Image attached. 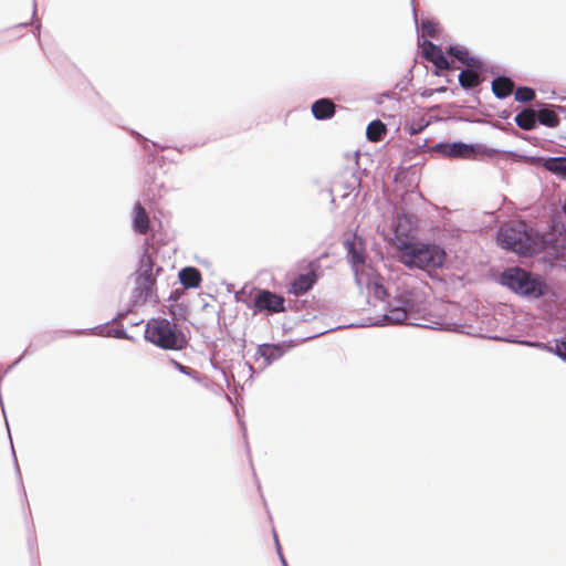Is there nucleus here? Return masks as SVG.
Returning <instances> with one entry per match:
<instances>
[{"instance_id":"nucleus-1","label":"nucleus","mask_w":566,"mask_h":566,"mask_svg":"<svg viewBox=\"0 0 566 566\" xmlns=\"http://www.w3.org/2000/svg\"><path fill=\"white\" fill-rule=\"evenodd\" d=\"M420 48L424 60L433 64L434 71H455L452 63H458L460 71H505L495 61L475 56L464 46L451 44L442 51L440 45L424 39Z\"/></svg>"},{"instance_id":"nucleus-2","label":"nucleus","mask_w":566,"mask_h":566,"mask_svg":"<svg viewBox=\"0 0 566 566\" xmlns=\"http://www.w3.org/2000/svg\"><path fill=\"white\" fill-rule=\"evenodd\" d=\"M552 239L531 227L525 220L512 221L496 231V243L518 256H535L544 251Z\"/></svg>"},{"instance_id":"nucleus-3","label":"nucleus","mask_w":566,"mask_h":566,"mask_svg":"<svg viewBox=\"0 0 566 566\" xmlns=\"http://www.w3.org/2000/svg\"><path fill=\"white\" fill-rule=\"evenodd\" d=\"M397 248L401 263L410 270L434 271L442 269L447 262V251L442 245L412 235L400 239Z\"/></svg>"},{"instance_id":"nucleus-4","label":"nucleus","mask_w":566,"mask_h":566,"mask_svg":"<svg viewBox=\"0 0 566 566\" xmlns=\"http://www.w3.org/2000/svg\"><path fill=\"white\" fill-rule=\"evenodd\" d=\"M497 283L527 301L556 295L544 276L517 265L505 268L501 272Z\"/></svg>"},{"instance_id":"nucleus-5","label":"nucleus","mask_w":566,"mask_h":566,"mask_svg":"<svg viewBox=\"0 0 566 566\" xmlns=\"http://www.w3.org/2000/svg\"><path fill=\"white\" fill-rule=\"evenodd\" d=\"M432 154L440 158L451 160H475L479 158H507L509 156H517L514 150H500L488 147L481 143H465L462 140H440L430 148Z\"/></svg>"},{"instance_id":"nucleus-6","label":"nucleus","mask_w":566,"mask_h":566,"mask_svg":"<svg viewBox=\"0 0 566 566\" xmlns=\"http://www.w3.org/2000/svg\"><path fill=\"white\" fill-rule=\"evenodd\" d=\"M144 338L164 350H182L189 345V338L184 331L165 317L150 318L146 324Z\"/></svg>"},{"instance_id":"nucleus-7","label":"nucleus","mask_w":566,"mask_h":566,"mask_svg":"<svg viewBox=\"0 0 566 566\" xmlns=\"http://www.w3.org/2000/svg\"><path fill=\"white\" fill-rule=\"evenodd\" d=\"M245 306L253 311V315L261 313L275 314L285 312L284 296L268 289H256L253 298Z\"/></svg>"},{"instance_id":"nucleus-8","label":"nucleus","mask_w":566,"mask_h":566,"mask_svg":"<svg viewBox=\"0 0 566 566\" xmlns=\"http://www.w3.org/2000/svg\"><path fill=\"white\" fill-rule=\"evenodd\" d=\"M322 265L319 258L311 260L306 266L305 273L297 274L291 283L290 293L301 296L311 291L319 279Z\"/></svg>"},{"instance_id":"nucleus-9","label":"nucleus","mask_w":566,"mask_h":566,"mask_svg":"<svg viewBox=\"0 0 566 566\" xmlns=\"http://www.w3.org/2000/svg\"><path fill=\"white\" fill-rule=\"evenodd\" d=\"M291 348V340L280 343H262L256 346L254 360L263 359L262 369L269 367L274 361L282 358Z\"/></svg>"},{"instance_id":"nucleus-10","label":"nucleus","mask_w":566,"mask_h":566,"mask_svg":"<svg viewBox=\"0 0 566 566\" xmlns=\"http://www.w3.org/2000/svg\"><path fill=\"white\" fill-rule=\"evenodd\" d=\"M343 245L346 250L347 261L352 268L356 269L366 261V250L364 240L356 232L349 233L344 237Z\"/></svg>"},{"instance_id":"nucleus-11","label":"nucleus","mask_w":566,"mask_h":566,"mask_svg":"<svg viewBox=\"0 0 566 566\" xmlns=\"http://www.w3.org/2000/svg\"><path fill=\"white\" fill-rule=\"evenodd\" d=\"M66 331H56L44 333L43 335L36 336L31 340V343L24 349V352L10 366H8V368L3 373V376L11 369H13L15 366H18L27 355L34 353L35 350H38L42 346L48 345L57 337L66 336Z\"/></svg>"},{"instance_id":"nucleus-12","label":"nucleus","mask_w":566,"mask_h":566,"mask_svg":"<svg viewBox=\"0 0 566 566\" xmlns=\"http://www.w3.org/2000/svg\"><path fill=\"white\" fill-rule=\"evenodd\" d=\"M66 331H56L44 333L43 335L36 336L31 340V343L24 349V352L10 366H8V368L3 373V376L11 369H13L15 366H18L27 355L34 353L35 350H38L42 346L48 345L57 337L66 336Z\"/></svg>"},{"instance_id":"nucleus-13","label":"nucleus","mask_w":566,"mask_h":566,"mask_svg":"<svg viewBox=\"0 0 566 566\" xmlns=\"http://www.w3.org/2000/svg\"><path fill=\"white\" fill-rule=\"evenodd\" d=\"M557 105L548 104V103H537L536 104V122L537 125H543L545 127L554 128L557 127L560 123V118L557 112Z\"/></svg>"},{"instance_id":"nucleus-14","label":"nucleus","mask_w":566,"mask_h":566,"mask_svg":"<svg viewBox=\"0 0 566 566\" xmlns=\"http://www.w3.org/2000/svg\"><path fill=\"white\" fill-rule=\"evenodd\" d=\"M514 343L522 344L528 347L538 348L548 353H552L556 355L558 358L563 360L564 355L566 352H564V348L566 347V332L565 335L560 338L554 339V345H551V343H543L538 340H528V339H513Z\"/></svg>"},{"instance_id":"nucleus-15","label":"nucleus","mask_w":566,"mask_h":566,"mask_svg":"<svg viewBox=\"0 0 566 566\" xmlns=\"http://www.w3.org/2000/svg\"><path fill=\"white\" fill-rule=\"evenodd\" d=\"M532 161H538L547 171L553 175L566 179V156H538L528 157Z\"/></svg>"},{"instance_id":"nucleus-16","label":"nucleus","mask_w":566,"mask_h":566,"mask_svg":"<svg viewBox=\"0 0 566 566\" xmlns=\"http://www.w3.org/2000/svg\"><path fill=\"white\" fill-rule=\"evenodd\" d=\"M154 266H155V260L148 252V242L146 241L144 243V251L138 261V274L137 275H143L145 273L147 279L149 281L154 282V284H156L157 276L164 271V269L161 266H156L155 273H154L153 272Z\"/></svg>"},{"instance_id":"nucleus-17","label":"nucleus","mask_w":566,"mask_h":566,"mask_svg":"<svg viewBox=\"0 0 566 566\" xmlns=\"http://www.w3.org/2000/svg\"><path fill=\"white\" fill-rule=\"evenodd\" d=\"M311 112L316 120H328L336 113L335 103L328 97H321L311 105Z\"/></svg>"},{"instance_id":"nucleus-18","label":"nucleus","mask_w":566,"mask_h":566,"mask_svg":"<svg viewBox=\"0 0 566 566\" xmlns=\"http://www.w3.org/2000/svg\"><path fill=\"white\" fill-rule=\"evenodd\" d=\"M494 75L492 80V92L499 99H505L511 96L513 91L512 77L509 73H491Z\"/></svg>"},{"instance_id":"nucleus-19","label":"nucleus","mask_w":566,"mask_h":566,"mask_svg":"<svg viewBox=\"0 0 566 566\" xmlns=\"http://www.w3.org/2000/svg\"><path fill=\"white\" fill-rule=\"evenodd\" d=\"M178 280L184 290L198 289L202 282V275L196 266H185L178 273Z\"/></svg>"},{"instance_id":"nucleus-20","label":"nucleus","mask_w":566,"mask_h":566,"mask_svg":"<svg viewBox=\"0 0 566 566\" xmlns=\"http://www.w3.org/2000/svg\"><path fill=\"white\" fill-rule=\"evenodd\" d=\"M536 106L534 108L524 107L516 113L514 117V123L516 124L517 127H520L523 130H533L538 126L536 122Z\"/></svg>"},{"instance_id":"nucleus-21","label":"nucleus","mask_w":566,"mask_h":566,"mask_svg":"<svg viewBox=\"0 0 566 566\" xmlns=\"http://www.w3.org/2000/svg\"><path fill=\"white\" fill-rule=\"evenodd\" d=\"M149 216L143 205L137 201L134 205L133 230L138 234H146L149 230Z\"/></svg>"},{"instance_id":"nucleus-22","label":"nucleus","mask_w":566,"mask_h":566,"mask_svg":"<svg viewBox=\"0 0 566 566\" xmlns=\"http://www.w3.org/2000/svg\"><path fill=\"white\" fill-rule=\"evenodd\" d=\"M154 286V282L149 281L145 273L143 275H137L135 287L132 291V297L140 301L142 303H146L147 300L151 297Z\"/></svg>"},{"instance_id":"nucleus-23","label":"nucleus","mask_w":566,"mask_h":566,"mask_svg":"<svg viewBox=\"0 0 566 566\" xmlns=\"http://www.w3.org/2000/svg\"><path fill=\"white\" fill-rule=\"evenodd\" d=\"M411 311L403 308L391 307L387 305L386 312L380 315L382 326H390L403 323Z\"/></svg>"},{"instance_id":"nucleus-24","label":"nucleus","mask_w":566,"mask_h":566,"mask_svg":"<svg viewBox=\"0 0 566 566\" xmlns=\"http://www.w3.org/2000/svg\"><path fill=\"white\" fill-rule=\"evenodd\" d=\"M485 73H458L459 84L463 91L470 93L478 88L484 81Z\"/></svg>"},{"instance_id":"nucleus-25","label":"nucleus","mask_w":566,"mask_h":566,"mask_svg":"<svg viewBox=\"0 0 566 566\" xmlns=\"http://www.w3.org/2000/svg\"><path fill=\"white\" fill-rule=\"evenodd\" d=\"M429 126V120L426 119V114H413L410 119H406L403 129L410 135L415 136L422 133Z\"/></svg>"},{"instance_id":"nucleus-26","label":"nucleus","mask_w":566,"mask_h":566,"mask_svg":"<svg viewBox=\"0 0 566 566\" xmlns=\"http://www.w3.org/2000/svg\"><path fill=\"white\" fill-rule=\"evenodd\" d=\"M417 222V219L413 214L402 211L398 217V224L395 229V237L400 240L408 234V231L411 230Z\"/></svg>"},{"instance_id":"nucleus-27","label":"nucleus","mask_w":566,"mask_h":566,"mask_svg":"<svg viewBox=\"0 0 566 566\" xmlns=\"http://www.w3.org/2000/svg\"><path fill=\"white\" fill-rule=\"evenodd\" d=\"M128 311H119L116 313V315L111 318L109 321L103 323V324H99L95 327H92V328H87V329H77V331H74V332H67L66 331V336L67 335H82L84 333H103L105 331V328L111 325V324H114V323H120L122 321H124L127 316H128Z\"/></svg>"},{"instance_id":"nucleus-28","label":"nucleus","mask_w":566,"mask_h":566,"mask_svg":"<svg viewBox=\"0 0 566 566\" xmlns=\"http://www.w3.org/2000/svg\"><path fill=\"white\" fill-rule=\"evenodd\" d=\"M387 133L386 125L378 118L373 119L366 127V137L369 142H381Z\"/></svg>"},{"instance_id":"nucleus-29","label":"nucleus","mask_w":566,"mask_h":566,"mask_svg":"<svg viewBox=\"0 0 566 566\" xmlns=\"http://www.w3.org/2000/svg\"><path fill=\"white\" fill-rule=\"evenodd\" d=\"M387 305L391 307L403 308L407 311H413L415 308V300L408 291H403L398 293L392 298H387Z\"/></svg>"},{"instance_id":"nucleus-30","label":"nucleus","mask_w":566,"mask_h":566,"mask_svg":"<svg viewBox=\"0 0 566 566\" xmlns=\"http://www.w3.org/2000/svg\"><path fill=\"white\" fill-rule=\"evenodd\" d=\"M168 361H169V364L176 370H178L180 374H182V375L193 379L196 382H202L203 381L205 377L201 376V374L198 370H196V369H193V368H191L189 366H186V365L181 364L180 361H178L175 358L169 357V356H168Z\"/></svg>"},{"instance_id":"nucleus-31","label":"nucleus","mask_w":566,"mask_h":566,"mask_svg":"<svg viewBox=\"0 0 566 566\" xmlns=\"http://www.w3.org/2000/svg\"><path fill=\"white\" fill-rule=\"evenodd\" d=\"M98 334L105 337H112L116 339H126L130 342L135 340V337L129 335L123 325H118L116 327L111 328L107 326L103 333Z\"/></svg>"},{"instance_id":"nucleus-32","label":"nucleus","mask_w":566,"mask_h":566,"mask_svg":"<svg viewBox=\"0 0 566 566\" xmlns=\"http://www.w3.org/2000/svg\"><path fill=\"white\" fill-rule=\"evenodd\" d=\"M428 111L430 113L442 112V114H429V115H426V119L429 120V125L432 124V123L444 122V120L450 119V118L458 119V120H463L462 117H451L447 112H443L442 111V105H433V106L429 107Z\"/></svg>"},{"instance_id":"nucleus-33","label":"nucleus","mask_w":566,"mask_h":566,"mask_svg":"<svg viewBox=\"0 0 566 566\" xmlns=\"http://www.w3.org/2000/svg\"><path fill=\"white\" fill-rule=\"evenodd\" d=\"M535 97V91L528 86H518L514 92V99L518 103H530Z\"/></svg>"},{"instance_id":"nucleus-34","label":"nucleus","mask_w":566,"mask_h":566,"mask_svg":"<svg viewBox=\"0 0 566 566\" xmlns=\"http://www.w3.org/2000/svg\"><path fill=\"white\" fill-rule=\"evenodd\" d=\"M167 311L171 318L169 321H180L186 319V314L188 312V305L186 303H177V304H170L167 306Z\"/></svg>"},{"instance_id":"nucleus-35","label":"nucleus","mask_w":566,"mask_h":566,"mask_svg":"<svg viewBox=\"0 0 566 566\" xmlns=\"http://www.w3.org/2000/svg\"><path fill=\"white\" fill-rule=\"evenodd\" d=\"M130 135L138 142L143 143V149L145 151L148 153V155L150 157H155L154 153L150 150V147L154 146V147H158L160 148L161 150L166 149L167 147L166 146H161L159 145L158 143L156 142H153L148 138H146L145 136H143L140 133L136 132V130H130Z\"/></svg>"},{"instance_id":"nucleus-36","label":"nucleus","mask_w":566,"mask_h":566,"mask_svg":"<svg viewBox=\"0 0 566 566\" xmlns=\"http://www.w3.org/2000/svg\"><path fill=\"white\" fill-rule=\"evenodd\" d=\"M373 326L382 327V323L380 321V316H377V317H371V316L363 317L359 322L352 323V324L347 325V327H354V328H365V327H373Z\"/></svg>"},{"instance_id":"nucleus-37","label":"nucleus","mask_w":566,"mask_h":566,"mask_svg":"<svg viewBox=\"0 0 566 566\" xmlns=\"http://www.w3.org/2000/svg\"><path fill=\"white\" fill-rule=\"evenodd\" d=\"M421 33L430 38H436L439 32V25L436 21L426 19L420 25Z\"/></svg>"},{"instance_id":"nucleus-38","label":"nucleus","mask_w":566,"mask_h":566,"mask_svg":"<svg viewBox=\"0 0 566 566\" xmlns=\"http://www.w3.org/2000/svg\"><path fill=\"white\" fill-rule=\"evenodd\" d=\"M371 293L375 298L385 302L390 296L388 290L384 286L382 283L378 281H374L370 286Z\"/></svg>"},{"instance_id":"nucleus-39","label":"nucleus","mask_w":566,"mask_h":566,"mask_svg":"<svg viewBox=\"0 0 566 566\" xmlns=\"http://www.w3.org/2000/svg\"><path fill=\"white\" fill-rule=\"evenodd\" d=\"M256 289L258 287H253L250 291H247V286H243L241 290L234 293L235 302L243 303L245 305V302L249 303L251 298H253Z\"/></svg>"},{"instance_id":"nucleus-40","label":"nucleus","mask_w":566,"mask_h":566,"mask_svg":"<svg viewBox=\"0 0 566 566\" xmlns=\"http://www.w3.org/2000/svg\"><path fill=\"white\" fill-rule=\"evenodd\" d=\"M415 168V165H410L408 167H405L402 165H400L398 168H397V171L396 174L394 175V182H400L402 181L407 174L412 170Z\"/></svg>"},{"instance_id":"nucleus-41","label":"nucleus","mask_w":566,"mask_h":566,"mask_svg":"<svg viewBox=\"0 0 566 566\" xmlns=\"http://www.w3.org/2000/svg\"><path fill=\"white\" fill-rule=\"evenodd\" d=\"M384 98H391V99H396L397 102L402 99V97H400L399 94L396 91H386V92H384L381 94H378L375 97L376 104H382Z\"/></svg>"},{"instance_id":"nucleus-42","label":"nucleus","mask_w":566,"mask_h":566,"mask_svg":"<svg viewBox=\"0 0 566 566\" xmlns=\"http://www.w3.org/2000/svg\"><path fill=\"white\" fill-rule=\"evenodd\" d=\"M429 142L430 139L429 138H426L422 140L421 144H417L412 149H411V153L416 156L420 153H429L431 155H433L431 153V150L429 149L432 145H429Z\"/></svg>"},{"instance_id":"nucleus-43","label":"nucleus","mask_w":566,"mask_h":566,"mask_svg":"<svg viewBox=\"0 0 566 566\" xmlns=\"http://www.w3.org/2000/svg\"><path fill=\"white\" fill-rule=\"evenodd\" d=\"M412 81V73H407L402 80H400L395 88H398L401 92H407L408 86Z\"/></svg>"},{"instance_id":"nucleus-44","label":"nucleus","mask_w":566,"mask_h":566,"mask_svg":"<svg viewBox=\"0 0 566 566\" xmlns=\"http://www.w3.org/2000/svg\"><path fill=\"white\" fill-rule=\"evenodd\" d=\"M185 295V290L182 289H174L170 291L168 296V302L177 304L180 298Z\"/></svg>"},{"instance_id":"nucleus-45","label":"nucleus","mask_w":566,"mask_h":566,"mask_svg":"<svg viewBox=\"0 0 566 566\" xmlns=\"http://www.w3.org/2000/svg\"><path fill=\"white\" fill-rule=\"evenodd\" d=\"M234 412H235V416H237V419H238V422L240 424V428H241V431H242V434H243V438L247 439V427H245V422L244 420L242 419V415H241V411H240V408L238 405H234Z\"/></svg>"},{"instance_id":"nucleus-46","label":"nucleus","mask_w":566,"mask_h":566,"mask_svg":"<svg viewBox=\"0 0 566 566\" xmlns=\"http://www.w3.org/2000/svg\"><path fill=\"white\" fill-rule=\"evenodd\" d=\"M28 547H29L30 553L33 554L36 548V538L34 535H31V534L29 535Z\"/></svg>"},{"instance_id":"nucleus-47","label":"nucleus","mask_w":566,"mask_h":566,"mask_svg":"<svg viewBox=\"0 0 566 566\" xmlns=\"http://www.w3.org/2000/svg\"><path fill=\"white\" fill-rule=\"evenodd\" d=\"M139 303L142 302L130 296L129 303L127 304L125 311H128V314L133 313Z\"/></svg>"},{"instance_id":"nucleus-48","label":"nucleus","mask_w":566,"mask_h":566,"mask_svg":"<svg viewBox=\"0 0 566 566\" xmlns=\"http://www.w3.org/2000/svg\"><path fill=\"white\" fill-rule=\"evenodd\" d=\"M273 537H274L275 549H276L279 559H281V555H283V552H282V547H281V544H280V541L277 538V534H276L275 530H273Z\"/></svg>"},{"instance_id":"nucleus-49","label":"nucleus","mask_w":566,"mask_h":566,"mask_svg":"<svg viewBox=\"0 0 566 566\" xmlns=\"http://www.w3.org/2000/svg\"><path fill=\"white\" fill-rule=\"evenodd\" d=\"M433 94H434L433 88H424V90H422V91H421V93H420L421 97H423V98H429V97H431Z\"/></svg>"},{"instance_id":"nucleus-50","label":"nucleus","mask_w":566,"mask_h":566,"mask_svg":"<svg viewBox=\"0 0 566 566\" xmlns=\"http://www.w3.org/2000/svg\"><path fill=\"white\" fill-rule=\"evenodd\" d=\"M212 367H213V368H216V369H219V370L222 373V375H223V377H224V380H226V382H227V386L229 387V386H230V380H229V378H228V375H227L226 370H224L222 367H218V366H217L216 364H213V363H212Z\"/></svg>"},{"instance_id":"nucleus-51","label":"nucleus","mask_w":566,"mask_h":566,"mask_svg":"<svg viewBox=\"0 0 566 566\" xmlns=\"http://www.w3.org/2000/svg\"><path fill=\"white\" fill-rule=\"evenodd\" d=\"M511 114H512L511 111L504 109V111L499 113V117L501 119H505L506 120V119H509L511 117Z\"/></svg>"},{"instance_id":"nucleus-52","label":"nucleus","mask_w":566,"mask_h":566,"mask_svg":"<svg viewBox=\"0 0 566 566\" xmlns=\"http://www.w3.org/2000/svg\"><path fill=\"white\" fill-rule=\"evenodd\" d=\"M434 93H444L448 91V87L442 85L433 88Z\"/></svg>"},{"instance_id":"nucleus-53","label":"nucleus","mask_w":566,"mask_h":566,"mask_svg":"<svg viewBox=\"0 0 566 566\" xmlns=\"http://www.w3.org/2000/svg\"><path fill=\"white\" fill-rule=\"evenodd\" d=\"M557 112H558V115L559 114H563L566 118V106H560V105H557Z\"/></svg>"},{"instance_id":"nucleus-54","label":"nucleus","mask_w":566,"mask_h":566,"mask_svg":"<svg viewBox=\"0 0 566 566\" xmlns=\"http://www.w3.org/2000/svg\"><path fill=\"white\" fill-rule=\"evenodd\" d=\"M40 28H41V23L38 22L36 25H35V31H34V35L40 39Z\"/></svg>"},{"instance_id":"nucleus-55","label":"nucleus","mask_w":566,"mask_h":566,"mask_svg":"<svg viewBox=\"0 0 566 566\" xmlns=\"http://www.w3.org/2000/svg\"><path fill=\"white\" fill-rule=\"evenodd\" d=\"M239 391H243V387L238 382L235 385L234 395L239 396Z\"/></svg>"},{"instance_id":"nucleus-56","label":"nucleus","mask_w":566,"mask_h":566,"mask_svg":"<svg viewBox=\"0 0 566 566\" xmlns=\"http://www.w3.org/2000/svg\"><path fill=\"white\" fill-rule=\"evenodd\" d=\"M413 1H415V0H411V2H412V13H413V20H415V22L417 23V21H418V18H417V9H416V7H415V4H413Z\"/></svg>"},{"instance_id":"nucleus-57","label":"nucleus","mask_w":566,"mask_h":566,"mask_svg":"<svg viewBox=\"0 0 566 566\" xmlns=\"http://www.w3.org/2000/svg\"><path fill=\"white\" fill-rule=\"evenodd\" d=\"M280 562H281L282 566H289L287 560L285 559L284 555H281Z\"/></svg>"},{"instance_id":"nucleus-58","label":"nucleus","mask_w":566,"mask_h":566,"mask_svg":"<svg viewBox=\"0 0 566 566\" xmlns=\"http://www.w3.org/2000/svg\"><path fill=\"white\" fill-rule=\"evenodd\" d=\"M245 366L249 368V370H250L252 374H254V373H255V370H254V368H253V366H252V364H251V363L247 361V363H245Z\"/></svg>"},{"instance_id":"nucleus-59","label":"nucleus","mask_w":566,"mask_h":566,"mask_svg":"<svg viewBox=\"0 0 566 566\" xmlns=\"http://www.w3.org/2000/svg\"><path fill=\"white\" fill-rule=\"evenodd\" d=\"M226 399L234 407V401L232 400L231 396L230 395H226Z\"/></svg>"},{"instance_id":"nucleus-60","label":"nucleus","mask_w":566,"mask_h":566,"mask_svg":"<svg viewBox=\"0 0 566 566\" xmlns=\"http://www.w3.org/2000/svg\"><path fill=\"white\" fill-rule=\"evenodd\" d=\"M36 14V3L35 0L33 1V10H32V18H34Z\"/></svg>"},{"instance_id":"nucleus-61","label":"nucleus","mask_w":566,"mask_h":566,"mask_svg":"<svg viewBox=\"0 0 566 566\" xmlns=\"http://www.w3.org/2000/svg\"><path fill=\"white\" fill-rule=\"evenodd\" d=\"M432 75H437V76H441V75H446L448 76L450 73H440V72H437V73H431ZM452 75H454V73H451Z\"/></svg>"},{"instance_id":"nucleus-62","label":"nucleus","mask_w":566,"mask_h":566,"mask_svg":"<svg viewBox=\"0 0 566 566\" xmlns=\"http://www.w3.org/2000/svg\"><path fill=\"white\" fill-rule=\"evenodd\" d=\"M326 256H328V253H327V252L322 253V254L318 256V258H319V261H321L322 259L326 258Z\"/></svg>"},{"instance_id":"nucleus-63","label":"nucleus","mask_w":566,"mask_h":566,"mask_svg":"<svg viewBox=\"0 0 566 566\" xmlns=\"http://www.w3.org/2000/svg\"><path fill=\"white\" fill-rule=\"evenodd\" d=\"M30 24V22H23V23H20L18 27H22V28H25Z\"/></svg>"},{"instance_id":"nucleus-64","label":"nucleus","mask_w":566,"mask_h":566,"mask_svg":"<svg viewBox=\"0 0 566 566\" xmlns=\"http://www.w3.org/2000/svg\"><path fill=\"white\" fill-rule=\"evenodd\" d=\"M563 210H564V213L566 214V198H565V202L563 205Z\"/></svg>"}]
</instances>
